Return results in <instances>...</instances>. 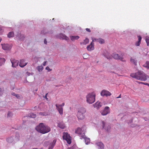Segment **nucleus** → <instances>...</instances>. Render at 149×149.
Returning <instances> with one entry per match:
<instances>
[{
	"label": "nucleus",
	"mask_w": 149,
	"mask_h": 149,
	"mask_svg": "<svg viewBox=\"0 0 149 149\" xmlns=\"http://www.w3.org/2000/svg\"><path fill=\"white\" fill-rule=\"evenodd\" d=\"M130 76L134 78L141 81H145L147 80V76L143 72L139 71L135 73H132Z\"/></svg>",
	"instance_id": "1"
},
{
	"label": "nucleus",
	"mask_w": 149,
	"mask_h": 149,
	"mask_svg": "<svg viewBox=\"0 0 149 149\" xmlns=\"http://www.w3.org/2000/svg\"><path fill=\"white\" fill-rule=\"evenodd\" d=\"M36 129L38 132L43 134L48 132L51 130L49 127L45 125L43 123H40L36 127Z\"/></svg>",
	"instance_id": "2"
},
{
	"label": "nucleus",
	"mask_w": 149,
	"mask_h": 149,
	"mask_svg": "<svg viewBox=\"0 0 149 149\" xmlns=\"http://www.w3.org/2000/svg\"><path fill=\"white\" fill-rule=\"evenodd\" d=\"M104 55L107 59H111L112 57H113L115 59L119 60L122 61H125V60H124L123 56H119L118 54L116 53L113 54L111 56L109 53L107 52L106 54H104Z\"/></svg>",
	"instance_id": "3"
},
{
	"label": "nucleus",
	"mask_w": 149,
	"mask_h": 149,
	"mask_svg": "<svg viewBox=\"0 0 149 149\" xmlns=\"http://www.w3.org/2000/svg\"><path fill=\"white\" fill-rule=\"evenodd\" d=\"M95 94L94 92L91 93L86 96V102L89 104L93 103L95 101Z\"/></svg>",
	"instance_id": "4"
},
{
	"label": "nucleus",
	"mask_w": 149,
	"mask_h": 149,
	"mask_svg": "<svg viewBox=\"0 0 149 149\" xmlns=\"http://www.w3.org/2000/svg\"><path fill=\"white\" fill-rule=\"evenodd\" d=\"M85 129V127H82L81 128L78 127L75 130V133L79 135L81 139H85L86 138L85 135V131L84 130Z\"/></svg>",
	"instance_id": "5"
},
{
	"label": "nucleus",
	"mask_w": 149,
	"mask_h": 149,
	"mask_svg": "<svg viewBox=\"0 0 149 149\" xmlns=\"http://www.w3.org/2000/svg\"><path fill=\"white\" fill-rule=\"evenodd\" d=\"M86 111V109L83 107H81L79 109L77 114V116L79 119L82 120L85 117L84 114Z\"/></svg>",
	"instance_id": "6"
},
{
	"label": "nucleus",
	"mask_w": 149,
	"mask_h": 149,
	"mask_svg": "<svg viewBox=\"0 0 149 149\" xmlns=\"http://www.w3.org/2000/svg\"><path fill=\"white\" fill-rule=\"evenodd\" d=\"M63 140H66L68 144H70L71 143V138L70 135L67 132L63 133Z\"/></svg>",
	"instance_id": "7"
},
{
	"label": "nucleus",
	"mask_w": 149,
	"mask_h": 149,
	"mask_svg": "<svg viewBox=\"0 0 149 149\" xmlns=\"http://www.w3.org/2000/svg\"><path fill=\"white\" fill-rule=\"evenodd\" d=\"M100 94L102 96H108L111 95V94L108 91L106 90H104L101 92Z\"/></svg>",
	"instance_id": "8"
},
{
	"label": "nucleus",
	"mask_w": 149,
	"mask_h": 149,
	"mask_svg": "<svg viewBox=\"0 0 149 149\" xmlns=\"http://www.w3.org/2000/svg\"><path fill=\"white\" fill-rule=\"evenodd\" d=\"M110 113L109 108L108 107H106L101 112V114L103 116L107 115Z\"/></svg>",
	"instance_id": "9"
},
{
	"label": "nucleus",
	"mask_w": 149,
	"mask_h": 149,
	"mask_svg": "<svg viewBox=\"0 0 149 149\" xmlns=\"http://www.w3.org/2000/svg\"><path fill=\"white\" fill-rule=\"evenodd\" d=\"M56 109L58 111L60 115H62L63 114V108L62 107H60L59 104H56Z\"/></svg>",
	"instance_id": "10"
},
{
	"label": "nucleus",
	"mask_w": 149,
	"mask_h": 149,
	"mask_svg": "<svg viewBox=\"0 0 149 149\" xmlns=\"http://www.w3.org/2000/svg\"><path fill=\"white\" fill-rule=\"evenodd\" d=\"M102 123L103 128L108 131L111 128L110 126L108 124L106 123L104 121L102 122Z\"/></svg>",
	"instance_id": "11"
},
{
	"label": "nucleus",
	"mask_w": 149,
	"mask_h": 149,
	"mask_svg": "<svg viewBox=\"0 0 149 149\" xmlns=\"http://www.w3.org/2000/svg\"><path fill=\"white\" fill-rule=\"evenodd\" d=\"M10 61L12 64V66L13 67H15L17 66L19 63V61L15 59H11Z\"/></svg>",
	"instance_id": "12"
},
{
	"label": "nucleus",
	"mask_w": 149,
	"mask_h": 149,
	"mask_svg": "<svg viewBox=\"0 0 149 149\" xmlns=\"http://www.w3.org/2000/svg\"><path fill=\"white\" fill-rule=\"evenodd\" d=\"M87 49L88 51H90L94 50V43L93 42H92L91 44L87 46Z\"/></svg>",
	"instance_id": "13"
},
{
	"label": "nucleus",
	"mask_w": 149,
	"mask_h": 149,
	"mask_svg": "<svg viewBox=\"0 0 149 149\" xmlns=\"http://www.w3.org/2000/svg\"><path fill=\"white\" fill-rule=\"evenodd\" d=\"M94 108L98 109L102 106L101 103L100 102L97 101L93 105Z\"/></svg>",
	"instance_id": "14"
},
{
	"label": "nucleus",
	"mask_w": 149,
	"mask_h": 149,
	"mask_svg": "<svg viewBox=\"0 0 149 149\" xmlns=\"http://www.w3.org/2000/svg\"><path fill=\"white\" fill-rule=\"evenodd\" d=\"M1 45L2 49L4 50H8L10 49V46L8 44H1Z\"/></svg>",
	"instance_id": "15"
},
{
	"label": "nucleus",
	"mask_w": 149,
	"mask_h": 149,
	"mask_svg": "<svg viewBox=\"0 0 149 149\" xmlns=\"http://www.w3.org/2000/svg\"><path fill=\"white\" fill-rule=\"evenodd\" d=\"M60 39H64L66 40H68L69 38H68L65 35L62 33L59 34V37Z\"/></svg>",
	"instance_id": "16"
},
{
	"label": "nucleus",
	"mask_w": 149,
	"mask_h": 149,
	"mask_svg": "<svg viewBox=\"0 0 149 149\" xmlns=\"http://www.w3.org/2000/svg\"><path fill=\"white\" fill-rule=\"evenodd\" d=\"M56 140V139L53 140L52 143H50L49 146V149H52L54 146Z\"/></svg>",
	"instance_id": "17"
},
{
	"label": "nucleus",
	"mask_w": 149,
	"mask_h": 149,
	"mask_svg": "<svg viewBox=\"0 0 149 149\" xmlns=\"http://www.w3.org/2000/svg\"><path fill=\"white\" fill-rule=\"evenodd\" d=\"M24 60L22 59L20 60L19 65L20 67H23L27 65V63H24Z\"/></svg>",
	"instance_id": "18"
},
{
	"label": "nucleus",
	"mask_w": 149,
	"mask_h": 149,
	"mask_svg": "<svg viewBox=\"0 0 149 149\" xmlns=\"http://www.w3.org/2000/svg\"><path fill=\"white\" fill-rule=\"evenodd\" d=\"M58 126L61 129H64L65 127V124L62 122H60L58 123Z\"/></svg>",
	"instance_id": "19"
},
{
	"label": "nucleus",
	"mask_w": 149,
	"mask_h": 149,
	"mask_svg": "<svg viewBox=\"0 0 149 149\" xmlns=\"http://www.w3.org/2000/svg\"><path fill=\"white\" fill-rule=\"evenodd\" d=\"M130 61L132 63L134 64V65H136L137 62V61L136 58L133 57H131L130 59Z\"/></svg>",
	"instance_id": "20"
},
{
	"label": "nucleus",
	"mask_w": 149,
	"mask_h": 149,
	"mask_svg": "<svg viewBox=\"0 0 149 149\" xmlns=\"http://www.w3.org/2000/svg\"><path fill=\"white\" fill-rule=\"evenodd\" d=\"M96 144L100 147V149H104V145L102 143L99 142L97 143Z\"/></svg>",
	"instance_id": "21"
},
{
	"label": "nucleus",
	"mask_w": 149,
	"mask_h": 149,
	"mask_svg": "<svg viewBox=\"0 0 149 149\" xmlns=\"http://www.w3.org/2000/svg\"><path fill=\"white\" fill-rule=\"evenodd\" d=\"M71 40L72 41H74L75 40H77L79 38V37L78 36H71L70 37Z\"/></svg>",
	"instance_id": "22"
},
{
	"label": "nucleus",
	"mask_w": 149,
	"mask_h": 149,
	"mask_svg": "<svg viewBox=\"0 0 149 149\" xmlns=\"http://www.w3.org/2000/svg\"><path fill=\"white\" fill-rule=\"evenodd\" d=\"M89 42V40L88 39L86 38L85 40H84V42H80L81 45H86L88 44Z\"/></svg>",
	"instance_id": "23"
},
{
	"label": "nucleus",
	"mask_w": 149,
	"mask_h": 149,
	"mask_svg": "<svg viewBox=\"0 0 149 149\" xmlns=\"http://www.w3.org/2000/svg\"><path fill=\"white\" fill-rule=\"evenodd\" d=\"M6 141L8 142L11 143L13 141H14V139L13 137H10L6 139Z\"/></svg>",
	"instance_id": "24"
},
{
	"label": "nucleus",
	"mask_w": 149,
	"mask_h": 149,
	"mask_svg": "<svg viewBox=\"0 0 149 149\" xmlns=\"http://www.w3.org/2000/svg\"><path fill=\"white\" fill-rule=\"evenodd\" d=\"M14 36V33L13 32H10L8 34V37L9 38L12 37Z\"/></svg>",
	"instance_id": "25"
},
{
	"label": "nucleus",
	"mask_w": 149,
	"mask_h": 149,
	"mask_svg": "<svg viewBox=\"0 0 149 149\" xmlns=\"http://www.w3.org/2000/svg\"><path fill=\"white\" fill-rule=\"evenodd\" d=\"M5 59L4 58H0V64L1 65L3 64L5 62Z\"/></svg>",
	"instance_id": "26"
},
{
	"label": "nucleus",
	"mask_w": 149,
	"mask_h": 149,
	"mask_svg": "<svg viewBox=\"0 0 149 149\" xmlns=\"http://www.w3.org/2000/svg\"><path fill=\"white\" fill-rule=\"evenodd\" d=\"M102 44L104 43V39L100 38L98 39V42Z\"/></svg>",
	"instance_id": "27"
},
{
	"label": "nucleus",
	"mask_w": 149,
	"mask_h": 149,
	"mask_svg": "<svg viewBox=\"0 0 149 149\" xmlns=\"http://www.w3.org/2000/svg\"><path fill=\"white\" fill-rule=\"evenodd\" d=\"M29 116L31 118H35L36 117V115L33 113H31L29 114Z\"/></svg>",
	"instance_id": "28"
},
{
	"label": "nucleus",
	"mask_w": 149,
	"mask_h": 149,
	"mask_svg": "<svg viewBox=\"0 0 149 149\" xmlns=\"http://www.w3.org/2000/svg\"><path fill=\"white\" fill-rule=\"evenodd\" d=\"M37 69L39 72H40L42 71V70H43V68L42 66H39L37 67Z\"/></svg>",
	"instance_id": "29"
},
{
	"label": "nucleus",
	"mask_w": 149,
	"mask_h": 149,
	"mask_svg": "<svg viewBox=\"0 0 149 149\" xmlns=\"http://www.w3.org/2000/svg\"><path fill=\"white\" fill-rule=\"evenodd\" d=\"M89 55L87 53H85L84 54L83 57L84 58L86 59L89 57Z\"/></svg>",
	"instance_id": "30"
},
{
	"label": "nucleus",
	"mask_w": 149,
	"mask_h": 149,
	"mask_svg": "<svg viewBox=\"0 0 149 149\" xmlns=\"http://www.w3.org/2000/svg\"><path fill=\"white\" fill-rule=\"evenodd\" d=\"M50 143L49 141H46L44 143V145L45 146H47L49 145Z\"/></svg>",
	"instance_id": "31"
},
{
	"label": "nucleus",
	"mask_w": 149,
	"mask_h": 149,
	"mask_svg": "<svg viewBox=\"0 0 149 149\" xmlns=\"http://www.w3.org/2000/svg\"><path fill=\"white\" fill-rule=\"evenodd\" d=\"M40 115L43 116H46L47 115V113L45 112H40L39 113Z\"/></svg>",
	"instance_id": "32"
},
{
	"label": "nucleus",
	"mask_w": 149,
	"mask_h": 149,
	"mask_svg": "<svg viewBox=\"0 0 149 149\" xmlns=\"http://www.w3.org/2000/svg\"><path fill=\"white\" fill-rule=\"evenodd\" d=\"M145 65L146 67L149 69V61H147Z\"/></svg>",
	"instance_id": "33"
},
{
	"label": "nucleus",
	"mask_w": 149,
	"mask_h": 149,
	"mask_svg": "<svg viewBox=\"0 0 149 149\" xmlns=\"http://www.w3.org/2000/svg\"><path fill=\"white\" fill-rule=\"evenodd\" d=\"M146 41L147 43V45L148 46L149 44V37H148L146 39Z\"/></svg>",
	"instance_id": "34"
},
{
	"label": "nucleus",
	"mask_w": 149,
	"mask_h": 149,
	"mask_svg": "<svg viewBox=\"0 0 149 149\" xmlns=\"http://www.w3.org/2000/svg\"><path fill=\"white\" fill-rule=\"evenodd\" d=\"M141 43V42H139V41H137L136 42V43L135 44V45L136 46H139Z\"/></svg>",
	"instance_id": "35"
},
{
	"label": "nucleus",
	"mask_w": 149,
	"mask_h": 149,
	"mask_svg": "<svg viewBox=\"0 0 149 149\" xmlns=\"http://www.w3.org/2000/svg\"><path fill=\"white\" fill-rule=\"evenodd\" d=\"M84 139L85 140V141L86 142V141H87V143H86V144H88V143L90 141V139H87L86 137V138Z\"/></svg>",
	"instance_id": "36"
},
{
	"label": "nucleus",
	"mask_w": 149,
	"mask_h": 149,
	"mask_svg": "<svg viewBox=\"0 0 149 149\" xmlns=\"http://www.w3.org/2000/svg\"><path fill=\"white\" fill-rule=\"evenodd\" d=\"M138 38V41L139 42H141V41L142 39V37L141 36H137Z\"/></svg>",
	"instance_id": "37"
},
{
	"label": "nucleus",
	"mask_w": 149,
	"mask_h": 149,
	"mask_svg": "<svg viewBox=\"0 0 149 149\" xmlns=\"http://www.w3.org/2000/svg\"><path fill=\"white\" fill-rule=\"evenodd\" d=\"M13 113L12 112H8V117H10L12 116Z\"/></svg>",
	"instance_id": "38"
},
{
	"label": "nucleus",
	"mask_w": 149,
	"mask_h": 149,
	"mask_svg": "<svg viewBox=\"0 0 149 149\" xmlns=\"http://www.w3.org/2000/svg\"><path fill=\"white\" fill-rule=\"evenodd\" d=\"M92 42H95V41H96L97 42H98V39L92 38Z\"/></svg>",
	"instance_id": "39"
},
{
	"label": "nucleus",
	"mask_w": 149,
	"mask_h": 149,
	"mask_svg": "<svg viewBox=\"0 0 149 149\" xmlns=\"http://www.w3.org/2000/svg\"><path fill=\"white\" fill-rule=\"evenodd\" d=\"M46 69L49 71L52 70V69H50L49 68L48 66L46 67Z\"/></svg>",
	"instance_id": "40"
},
{
	"label": "nucleus",
	"mask_w": 149,
	"mask_h": 149,
	"mask_svg": "<svg viewBox=\"0 0 149 149\" xmlns=\"http://www.w3.org/2000/svg\"><path fill=\"white\" fill-rule=\"evenodd\" d=\"M64 105H65V103H63L61 104H59V105H60V107H63L64 106Z\"/></svg>",
	"instance_id": "41"
},
{
	"label": "nucleus",
	"mask_w": 149,
	"mask_h": 149,
	"mask_svg": "<svg viewBox=\"0 0 149 149\" xmlns=\"http://www.w3.org/2000/svg\"><path fill=\"white\" fill-rule=\"evenodd\" d=\"M3 92L1 91V88H0V96L3 94Z\"/></svg>",
	"instance_id": "42"
},
{
	"label": "nucleus",
	"mask_w": 149,
	"mask_h": 149,
	"mask_svg": "<svg viewBox=\"0 0 149 149\" xmlns=\"http://www.w3.org/2000/svg\"><path fill=\"white\" fill-rule=\"evenodd\" d=\"M86 30L87 31H88V32H91V30H90V29H88V28H86Z\"/></svg>",
	"instance_id": "43"
},
{
	"label": "nucleus",
	"mask_w": 149,
	"mask_h": 149,
	"mask_svg": "<svg viewBox=\"0 0 149 149\" xmlns=\"http://www.w3.org/2000/svg\"><path fill=\"white\" fill-rule=\"evenodd\" d=\"M47 62V61H44L43 63V65L44 66H45L46 65V63Z\"/></svg>",
	"instance_id": "44"
},
{
	"label": "nucleus",
	"mask_w": 149,
	"mask_h": 149,
	"mask_svg": "<svg viewBox=\"0 0 149 149\" xmlns=\"http://www.w3.org/2000/svg\"><path fill=\"white\" fill-rule=\"evenodd\" d=\"M48 94V93H47V94H46L45 95V97H45L46 99L47 100H48V98L47 97V95Z\"/></svg>",
	"instance_id": "45"
},
{
	"label": "nucleus",
	"mask_w": 149,
	"mask_h": 149,
	"mask_svg": "<svg viewBox=\"0 0 149 149\" xmlns=\"http://www.w3.org/2000/svg\"><path fill=\"white\" fill-rule=\"evenodd\" d=\"M44 42L45 44H47V41L46 40V39H45L44 40Z\"/></svg>",
	"instance_id": "46"
},
{
	"label": "nucleus",
	"mask_w": 149,
	"mask_h": 149,
	"mask_svg": "<svg viewBox=\"0 0 149 149\" xmlns=\"http://www.w3.org/2000/svg\"><path fill=\"white\" fill-rule=\"evenodd\" d=\"M138 83H139V84H144L145 85V83H143V82H140V81H138Z\"/></svg>",
	"instance_id": "47"
},
{
	"label": "nucleus",
	"mask_w": 149,
	"mask_h": 149,
	"mask_svg": "<svg viewBox=\"0 0 149 149\" xmlns=\"http://www.w3.org/2000/svg\"><path fill=\"white\" fill-rule=\"evenodd\" d=\"M15 96H16L17 98H18L19 97V95L17 94H16Z\"/></svg>",
	"instance_id": "48"
},
{
	"label": "nucleus",
	"mask_w": 149,
	"mask_h": 149,
	"mask_svg": "<svg viewBox=\"0 0 149 149\" xmlns=\"http://www.w3.org/2000/svg\"><path fill=\"white\" fill-rule=\"evenodd\" d=\"M16 94H15L14 93H12V95H13V96H15Z\"/></svg>",
	"instance_id": "49"
},
{
	"label": "nucleus",
	"mask_w": 149,
	"mask_h": 149,
	"mask_svg": "<svg viewBox=\"0 0 149 149\" xmlns=\"http://www.w3.org/2000/svg\"><path fill=\"white\" fill-rule=\"evenodd\" d=\"M2 32V30L0 29V34H1Z\"/></svg>",
	"instance_id": "50"
},
{
	"label": "nucleus",
	"mask_w": 149,
	"mask_h": 149,
	"mask_svg": "<svg viewBox=\"0 0 149 149\" xmlns=\"http://www.w3.org/2000/svg\"><path fill=\"white\" fill-rule=\"evenodd\" d=\"M145 85H148V86H149V84H148V83H145Z\"/></svg>",
	"instance_id": "51"
},
{
	"label": "nucleus",
	"mask_w": 149,
	"mask_h": 149,
	"mask_svg": "<svg viewBox=\"0 0 149 149\" xmlns=\"http://www.w3.org/2000/svg\"><path fill=\"white\" fill-rule=\"evenodd\" d=\"M120 97H121V95H120L118 97H117V98H120Z\"/></svg>",
	"instance_id": "52"
},
{
	"label": "nucleus",
	"mask_w": 149,
	"mask_h": 149,
	"mask_svg": "<svg viewBox=\"0 0 149 149\" xmlns=\"http://www.w3.org/2000/svg\"><path fill=\"white\" fill-rule=\"evenodd\" d=\"M2 40V39L1 38H0V42H1V41Z\"/></svg>",
	"instance_id": "53"
}]
</instances>
